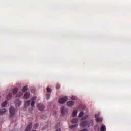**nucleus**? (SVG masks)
<instances>
[{"mask_svg": "<svg viewBox=\"0 0 131 131\" xmlns=\"http://www.w3.org/2000/svg\"><path fill=\"white\" fill-rule=\"evenodd\" d=\"M60 86H61L59 85V83H57V84H56V89H60Z\"/></svg>", "mask_w": 131, "mask_h": 131, "instance_id": "28", "label": "nucleus"}, {"mask_svg": "<svg viewBox=\"0 0 131 131\" xmlns=\"http://www.w3.org/2000/svg\"><path fill=\"white\" fill-rule=\"evenodd\" d=\"M66 109H65V107L64 106H62L61 107V114L64 115V114H66Z\"/></svg>", "mask_w": 131, "mask_h": 131, "instance_id": "7", "label": "nucleus"}, {"mask_svg": "<svg viewBox=\"0 0 131 131\" xmlns=\"http://www.w3.org/2000/svg\"><path fill=\"white\" fill-rule=\"evenodd\" d=\"M46 91L47 92V93H51L52 92V90H51V89H50V88L47 87L46 88Z\"/></svg>", "mask_w": 131, "mask_h": 131, "instance_id": "23", "label": "nucleus"}, {"mask_svg": "<svg viewBox=\"0 0 131 131\" xmlns=\"http://www.w3.org/2000/svg\"><path fill=\"white\" fill-rule=\"evenodd\" d=\"M71 99L72 100H73L74 101H76V100H77L78 98H77V97H76L75 96H72L71 97Z\"/></svg>", "mask_w": 131, "mask_h": 131, "instance_id": "18", "label": "nucleus"}, {"mask_svg": "<svg viewBox=\"0 0 131 131\" xmlns=\"http://www.w3.org/2000/svg\"><path fill=\"white\" fill-rule=\"evenodd\" d=\"M6 112H7V110L5 108L0 110V115L5 114V113Z\"/></svg>", "mask_w": 131, "mask_h": 131, "instance_id": "10", "label": "nucleus"}, {"mask_svg": "<svg viewBox=\"0 0 131 131\" xmlns=\"http://www.w3.org/2000/svg\"><path fill=\"white\" fill-rule=\"evenodd\" d=\"M39 124H38V123H37L35 124L33 126L34 128H36L37 127H38Z\"/></svg>", "mask_w": 131, "mask_h": 131, "instance_id": "24", "label": "nucleus"}, {"mask_svg": "<svg viewBox=\"0 0 131 131\" xmlns=\"http://www.w3.org/2000/svg\"><path fill=\"white\" fill-rule=\"evenodd\" d=\"M30 103H31V100H28V101H25V103H24L25 107H28V106H29V105H30Z\"/></svg>", "mask_w": 131, "mask_h": 131, "instance_id": "8", "label": "nucleus"}, {"mask_svg": "<svg viewBox=\"0 0 131 131\" xmlns=\"http://www.w3.org/2000/svg\"><path fill=\"white\" fill-rule=\"evenodd\" d=\"M13 93L14 95H16V94H17V93H18V88H15L14 89H13Z\"/></svg>", "mask_w": 131, "mask_h": 131, "instance_id": "15", "label": "nucleus"}, {"mask_svg": "<svg viewBox=\"0 0 131 131\" xmlns=\"http://www.w3.org/2000/svg\"><path fill=\"white\" fill-rule=\"evenodd\" d=\"M83 109H85V107H83Z\"/></svg>", "mask_w": 131, "mask_h": 131, "instance_id": "33", "label": "nucleus"}, {"mask_svg": "<svg viewBox=\"0 0 131 131\" xmlns=\"http://www.w3.org/2000/svg\"><path fill=\"white\" fill-rule=\"evenodd\" d=\"M88 115H86L81 118V120H84V119H86V118H88Z\"/></svg>", "mask_w": 131, "mask_h": 131, "instance_id": "26", "label": "nucleus"}, {"mask_svg": "<svg viewBox=\"0 0 131 131\" xmlns=\"http://www.w3.org/2000/svg\"><path fill=\"white\" fill-rule=\"evenodd\" d=\"M94 129H95V131L100 130V126H99V124L96 125L94 126Z\"/></svg>", "mask_w": 131, "mask_h": 131, "instance_id": "9", "label": "nucleus"}, {"mask_svg": "<svg viewBox=\"0 0 131 131\" xmlns=\"http://www.w3.org/2000/svg\"><path fill=\"white\" fill-rule=\"evenodd\" d=\"M79 131H88V129L85 128V129H82V130H79Z\"/></svg>", "mask_w": 131, "mask_h": 131, "instance_id": "31", "label": "nucleus"}, {"mask_svg": "<svg viewBox=\"0 0 131 131\" xmlns=\"http://www.w3.org/2000/svg\"><path fill=\"white\" fill-rule=\"evenodd\" d=\"M67 101V96H64L62 98H61L59 99L58 102L59 104H65Z\"/></svg>", "mask_w": 131, "mask_h": 131, "instance_id": "3", "label": "nucleus"}, {"mask_svg": "<svg viewBox=\"0 0 131 131\" xmlns=\"http://www.w3.org/2000/svg\"><path fill=\"white\" fill-rule=\"evenodd\" d=\"M34 105H35V101H32L31 106V107H34Z\"/></svg>", "mask_w": 131, "mask_h": 131, "instance_id": "25", "label": "nucleus"}, {"mask_svg": "<svg viewBox=\"0 0 131 131\" xmlns=\"http://www.w3.org/2000/svg\"><path fill=\"white\" fill-rule=\"evenodd\" d=\"M78 122V118L73 119L71 120L72 123H76V122Z\"/></svg>", "mask_w": 131, "mask_h": 131, "instance_id": "12", "label": "nucleus"}, {"mask_svg": "<svg viewBox=\"0 0 131 131\" xmlns=\"http://www.w3.org/2000/svg\"><path fill=\"white\" fill-rule=\"evenodd\" d=\"M84 114V113H83V112H81L79 115L78 116V117H82V116H83Z\"/></svg>", "mask_w": 131, "mask_h": 131, "instance_id": "22", "label": "nucleus"}, {"mask_svg": "<svg viewBox=\"0 0 131 131\" xmlns=\"http://www.w3.org/2000/svg\"><path fill=\"white\" fill-rule=\"evenodd\" d=\"M97 122H102L103 121V118H96V119Z\"/></svg>", "mask_w": 131, "mask_h": 131, "instance_id": "14", "label": "nucleus"}, {"mask_svg": "<svg viewBox=\"0 0 131 131\" xmlns=\"http://www.w3.org/2000/svg\"><path fill=\"white\" fill-rule=\"evenodd\" d=\"M100 131H106V126L105 125H102L101 127Z\"/></svg>", "mask_w": 131, "mask_h": 131, "instance_id": "17", "label": "nucleus"}, {"mask_svg": "<svg viewBox=\"0 0 131 131\" xmlns=\"http://www.w3.org/2000/svg\"><path fill=\"white\" fill-rule=\"evenodd\" d=\"M29 97H30V93L28 92H27L24 96V99H29Z\"/></svg>", "mask_w": 131, "mask_h": 131, "instance_id": "5", "label": "nucleus"}, {"mask_svg": "<svg viewBox=\"0 0 131 131\" xmlns=\"http://www.w3.org/2000/svg\"><path fill=\"white\" fill-rule=\"evenodd\" d=\"M94 125V120H91L90 121H85L82 122L80 125L81 127H84L85 126H88L90 127V126H93Z\"/></svg>", "mask_w": 131, "mask_h": 131, "instance_id": "1", "label": "nucleus"}, {"mask_svg": "<svg viewBox=\"0 0 131 131\" xmlns=\"http://www.w3.org/2000/svg\"><path fill=\"white\" fill-rule=\"evenodd\" d=\"M50 99V94H47V100Z\"/></svg>", "mask_w": 131, "mask_h": 131, "instance_id": "29", "label": "nucleus"}, {"mask_svg": "<svg viewBox=\"0 0 131 131\" xmlns=\"http://www.w3.org/2000/svg\"><path fill=\"white\" fill-rule=\"evenodd\" d=\"M76 126H77V124L72 125L69 126V128L71 129H73V128H75V127H76Z\"/></svg>", "mask_w": 131, "mask_h": 131, "instance_id": "19", "label": "nucleus"}, {"mask_svg": "<svg viewBox=\"0 0 131 131\" xmlns=\"http://www.w3.org/2000/svg\"><path fill=\"white\" fill-rule=\"evenodd\" d=\"M12 97H13V94L12 93H9L7 96V100H10Z\"/></svg>", "mask_w": 131, "mask_h": 131, "instance_id": "13", "label": "nucleus"}, {"mask_svg": "<svg viewBox=\"0 0 131 131\" xmlns=\"http://www.w3.org/2000/svg\"><path fill=\"white\" fill-rule=\"evenodd\" d=\"M7 104H8V101H5L2 103V107H6V106H7Z\"/></svg>", "mask_w": 131, "mask_h": 131, "instance_id": "21", "label": "nucleus"}, {"mask_svg": "<svg viewBox=\"0 0 131 131\" xmlns=\"http://www.w3.org/2000/svg\"><path fill=\"white\" fill-rule=\"evenodd\" d=\"M67 105L69 107H72V106L74 105V102L72 101H70L67 103Z\"/></svg>", "mask_w": 131, "mask_h": 131, "instance_id": "6", "label": "nucleus"}, {"mask_svg": "<svg viewBox=\"0 0 131 131\" xmlns=\"http://www.w3.org/2000/svg\"><path fill=\"white\" fill-rule=\"evenodd\" d=\"M99 115H100V113L96 114L95 115V118H99Z\"/></svg>", "mask_w": 131, "mask_h": 131, "instance_id": "27", "label": "nucleus"}, {"mask_svg": "<svg viewBox=\"0 0 131 131\" xmlns=\"http://www.w3.org/2000/svg\"><path fill=\"white\" fill-rule=\"evenodd\" d=\"M56 131H61V129L58 128Z\"/></svg>", "mask_w": 131, "mask_h": 131, "instance_id": "32", "label": "nucleus"}, {"mask_svg": "<svg viewBox=\"0 0 131 131\" xmlns=\"http://www.w3.org/2000/svg\"><path fill=\"white\" fill-rule=\"evenodd\" d=\"M72 115L74 117H75L77 115V110H74L73 111Z\"/></svg>", "mask_w": 131, "mask_h": 131, "instance_id": "16", "label": "nucleus"}, {"mask_svg": "<svg viewBox=\"0 0 131 131\" xmlns=\"http://www.w3.org/2000/svg\"><path fill=\"white\" fill-rule=\"evenodd\" d=\"M35 100H36V97H33L32 98V101H34L35 102Z\"/></svg>", "mask_w": 131, "mask_h": 131, "instance_id": "30", "label": "nucleus"}, {"mask_svg": "<svg viewBox=\"0 0 131 131\" xmlns=\"http://www.w3.org/2000/svg\"><path fill=\"white\" fill-rule=\"evenodd\" d=\"M28 88L27 87V85H26L23 87L22 91L24 93V92H25L26 91H27L28 90Z\"/></svg>", "mask_w": 131, "mask_h": 131, "instance_id": "20", "label": "nucleus"}, {"mask_svg": "<svg viewBox=\"0 0 131 131\" xmlns=\"http://www.w3.org/2000/svg\"><path fill=\"white\" fill-rule=\"evenodd\" d=\"M22 105V102L20 100H18L17 102L16 103V107H20Z\"/></svg>", "mask_w": 131, "mask_h": 131, "instance_id": "11", "label": "nucleus"}, {"mask_svg": "<svg viewBox=\"0 0 131 131\" xmlns=\"http://www.w3.org/2000/svg\"><path fill=\"white\" fill-rule=\"evenodd\" d=\"M10 117H13L15 115V113H16V109L14 107L11 106L10 108Z\"/></svg>", "mask_w": 131, "mask_h": 131, "instance_id": "2", "label": "nucleus"}, {"mask_svg": "<svg viewBox=\"0 0 131 131\" xmlns=\"http://www.w3.org/2000/svg\"><path fill=\"white\" fill-rule=\"evenodd\" d=\"M56 127H58V126H56Z\"/></svg>", "mask_w": 131, "mask_h": 131, "instance_id": "34", "label": "nucleus"}, {"mask_svg": "<svg viewBox=\"0 0 131 131\" xmlns=\"http://www.w3.org/2000/svg\"><path fill=\"white\" fill-rule=\"evenodd\" d=\"M37 107L38 108L39 110H40V111H43L46 108L45 105H43L42 104H38L37 105Z\"/></svg>", "mask_w": 131, "mask_h": 131, "instance_id": "4", "label": "nucleus"}]
</instances>
